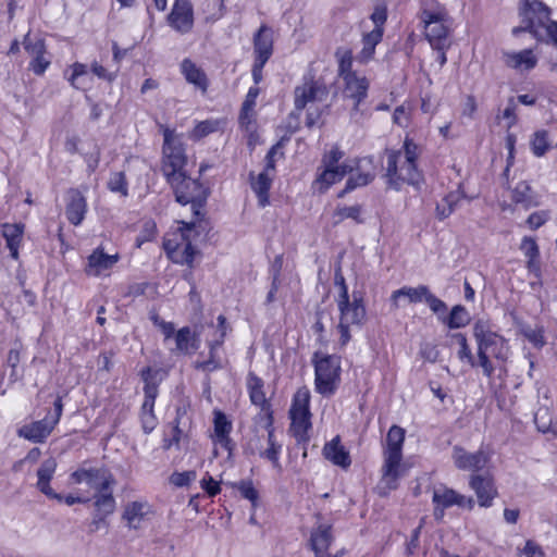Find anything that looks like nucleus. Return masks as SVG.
I'll return each mask as SVG.
<instances>
[{
  "label": "nucleus",
  "mask_w": 557,
  "mask_h": 557,
  "mask_svg": "<svg viewBox=\"0 0 557 557\" xmlns=\"http://www.w3.org/2000/svg\"><path fill=\"white\" fill-rule=\"evenodd\" d=\"M549 219V212L548 211H536L529 215L527 220V224L531 230H537L542 225L546 223V221Z\"/></svg>",
  "instance_id": "obj_61"
},
{
  "label": "nucleus",
  "mask_w": 557,
  "mask_h": 557,
  "mask_svg": "<svg viewBox=\"0 0 557 557\" xmlns=\"http://www.w3.org/2000/svg\"><path fill=\"white\" fill-rule=\"evenodd\" d=\"M168 183L173 187L177 202L183 206H191V221H195L196 225L201 227L203 231L205 226L202 225V222L205 213L202 212V209L207 202L208 190L198 180L190 178L186 176V174L175 181H168Z\"/></svg>",
  "instance_id": "obj_5"
},
{
  "label": "nucleus",
  "mask_w": 557,
  "mask_h": 557,
  "mask_svg": "<svg viewBox=\"0 0 557 557\" xmlns=\"http://www.w3.org/2000/svg\"><path fill=\"white\" fill-rule=\"evenodd\" d=\"M196 480V472L190 471H184V472H174L170 476L171 484L183 487L189 485L193 481Z\"/></svg>",
  "instance_id": "obj_57"
},
{
  "label": "nucleus",
  "mask_w": 557,
  "mask_h": 557,
  "mask_svg": "<svg viewBox=\"0 0 557 557\" xmlns=\"http://www.w3.org/2000/svg\"><path fill=\"white\" fill-rule=\"evenodd\" d=\"M544 332L542 325L532 326L530 324H523L520 327V333L537 349H541L546 344Z\"/></svg>",
  "instance_id": "obj_47"
},
{
  "label": "nucleus",
  "mask_w": 557,
  "mask_h": 557,
  "mask_svg": "<svg viewBox=\"0 0 557 557\" xmlns=\"http://www.w3.org/2000/svg\"><path fill=\"white\" fill-rule=\"evenodd\" d=\"M23 46L29 57L47 54L45 40L39 37H32L29 33L25 35Z\"/></svg>",
  "instance_id": "obj_52"
},
{
  "label": "nucleus",
  "mask_w": 557,
  "mask_h": 557,
  "mask_svg": "<svg viewBox=\"0 0 557 557\" xmlns=\"http://www.w3.org/2000/svg\"><path fill=\"white\" fill-rule=\"evenodd\" d=\"M325 458L342 468H348L351 463L348 451L341 445L339 437H334L323 448Z\"/></svg>",
  "instance_id": "obj_36"
},
{
  "label": "nucleus",
  "mask_w": 557,
  "mask_h": 557,
  "mask_svg": "<svg viewBox=\"0 0 557 557\" xmlns=\"http://www.w3.org/2000/svg\"><path fill=\"white\" fill-rule=\"evenodd\" d=\"M465 197L463 191L458 188L449 191L437 203L435 208L436 218L438 220H445L448 218L458 207L460 200Z\"/></svg>",
  "instance_id": "obj_39"
},
{
  "label": "nucleus",
  "mask_w": 557,
  "mask_h": 557,
  "mask_svg": "<svg viewBox=\"0 0 557 557\" xmlns=\"http://www.w3.org/2000/svg\"><path fill=\"white\" fill-rule=\"evenodd\" d=\"M223 125V122L220 120H205L199 122L190 133V137L193 139H200L209 134H212L219 131Z\"/></svg>",
  "instance_id": "obj_50"
},
{
  "label": "nucleus",
  "mask_w": 557,
  "mask_h": 557,
  "mask_svg": "<svg viewBox=\"0 0 557 557\" xmlns=\"http://www.w3.org/2000/svg\"><path fill=\"white\" fill-rule=\"evenodd\" d=\"M196 342L197 339L191 333L190 327L184 326L180 329L175 334V351L185 355L191 354L198 348Z\"/></svg>",
  "instance_id": "obj_43"
},
{
  "label": "nucleus",
  "mask_w": 557,
  "mask_h": 557,
  "mask_svg": "<svg viewBox=\"0 0 557 557\" xmlns=\"http://www.w3.org/2000/svg\"><path fill=\"white\" fill-rule=\"evenodd\" d=\"M224 342V333L220 335L219 338H214L208 343L209 346V357L203 361H196L195 368L206 373H211L213 371L222 369L221 358L218 355V348Z\"/></svg>",
  "instance_id": "obj_35"
},
{
  "label": "nucleus",
  "mask_w": 557,
  "mask_h": 557,
  "mask_svg": "<svg viewBox=\"0 0 557 557\" xmlns=\"http://www.w3.org/2000/svg\"><path fill=\"white\" fill-rule=\"evenodd\" d=\"M348 163L354 165V170H356L357 173L348 177L345 188L337 195L338 198H343L346 194L358 187L367 186L375 177L373 159L371 157L348 161Z\"/></svg>",
  "instance_id": "obj_16"
},
{
  "label": "nucleus",
  "mask_w": 557,
  "mask_h": 557,
  "mask_svg": "<svg viewBox=\"0 0 557 557\" xmlns=\"http://www.w3.org/2000/svg\"><path fill=\"white\" fill-rule=\"evenodd\" d=\"M162 172L166 181H175L186 174L184 168L187 162L183 143L176 138L172 131H164Z\"/></svg>",
  "instance_id": "obj_10"
},
{
  "label": "nucleus",
  "mask_w": 557,
  "mask_h": 557,
  "mask_svg": "<svg viewBox=\"0 0 557 557\" xmlns=\"http://www.w3.org/2000/svg\"><path fill=\"white\" fill-rule=\"evenodd\" d=\"M246 385L251 404L260 407L261 410L269 409L270 405L265 397L263 380L253 372H249Z\"/></svg>",
  "instance_id": "obj_32"
},
{
  "label": "nucleus",
  "mask_w": 557,
  "mask_h": 557,
  "mask_svg": "<svg viewBox=\"0 0 557 557\" xmlns=\"http://www.w3.org/2000/svg\"><path fill=\"white\" fill-rule=\"evenodd\" d=\"M157 371H153L150 367H147L140 371V376L145 383L144 386V403L141 408L150 411L154 409L156 398L158 396V384L154 382V375Z\"/></svg>",
  "instance_id": "obj_34"
},
{
  "label": "nucleus",
  "mask_w": 557,
  "mask_h": 557,
  "mask_svg": "<svg viewBox=\"0 0 557 557\" xmlns=\"http://www.w3.org/2000/svg\"><path fill=\"white\" fill-rule=\"evenodd\" d=\"M50 63L51 62L46 54H39L32 57L28 69L36 75H42L50 66Z\"/></svg>",
  "instance_id": "obj_58"
},
{
  "label": "nucleus",
  "mask_w": 557,
  "mask_h": 557,
  "mask_svg": "<svg viewBox=\"0 0 557 557\" xmlns=\"http://www.w3.org/2000/svg\"><path fill=\"white\" fill-rule=\"evenodd\" d=\"M469 485L474 491L478 504L481 507L488 508L493 505V500L497 496V490L490 475L473 474L470 478Z\"/></svg>",
  "instance_id": "obj_22"
},
{
  "label": "nucleus",
  "mask_w": 557,
  "mask_h": 557,
  "mask_svg": "<svg viewBox=\"0 0 557 557\" xmlns=\"http://www.w3.org/2000/svg\"><path fill=\"white\" fill-rule=\"evenodd\" d=\"M473 336L478 346V355L491 356L497 360H506L509 346L504 336L498 334L490 321L479 319L473 324Z\"/></svg>",
  "instance_id": "obj_8"
},
{
  "label": "nucleus",
  "mask_w": 557,
  "mask_h": 557,
  "mask_svg": "<svg viewBox=\"0 0 557 557\" xmlns=\"http://www.w3.org/2000/svg\"><path fill=\"white\" fill-rule=\"evenodd\" d=\"M119 260V253L108 255L102 247H97L88 257L86 273L91 276H100L111 270Z\"/></svg>",
  "instance_id": "obj_25"
},
{
  "label": "nucleus",
  "mask_w": 557,
  "mask_h": 557,
  "mask_svg": "<svg viewBox=\"0 0 557 557\" xmlns=\"http://www.w3.org/2000/svg\"><path fill=\"white\" fill-rule=\"evenodd\" d=\"M351 297V300L350 297L336 299L339 311V321L361 326L367 315L363 297L360 292H352Z\"/></svg>",
  "instance_id": "obj_15"
},
{
  "label": "nucleus",
  "mask_w": 557,
  "mask_h": 557,
  "mask_svg": "<svg viewBox=\"0 0 557 557\" xmlns=\"http://www.w3.org/2000/svg\"><path fill=\"white\" fill-rule=\"evenodd\" d=\"M424 301L428 304L430 309L436 314L444 313L447 310L446 304L440 298H437L430 290L428 292Z\"/></svg>",
  "instance_id": "obj_64"
},
{
  "label": "nucleus",
  "mask_w": 557,
  "mask_h": 557,
  "mask_svg": "<svg viewBox=\"0 0 557 557\" xmlns=\"http://www.w3.org/2000/svg\"><path fill=\"white\" fill-rule=\"evenodd\" d=\"M324 83L313 78H305L301 85L295 87L294 104L297 111L304 110L309 103L323 101L327 97Z\"/></svg>",
  "instance_id": "obj_14"
},
{
  "label": "nucleus",
  "mask_w": 557,
  "mask_h": 557,
  "mask_svg": "<svg viewBox=\"0 0 557 557\" xmlns=\"http://www.w3.org/2000/svg\"><path fill=\"white\" fill-rule=\"evenodd\" d=\"M108 188L113 193H119L123 197L128 195L127 182L123 172H115L110 176Z\"/></svg>",
  "instance_id": "obj_54"
},
{
  "label": "nucleus",
  "mask_w": 557,
  "mask_h": 557,
  "mask_svg": "<svg viewBox=\"0 0 557 557\" xmlns=\"http://www.w3.org/2000/svg\"><path fill=\"white\" fill-rule=\"evenodd\" d=\"M178 223L181 225L178 231L164 239V250L172 262L193 267L197 250L193 246L190 234L200 227L196 225L195 221H180Z\"/></svg>",
  "instance_id": "obj_6"
},
{
  "label": "nucleus",
  "mask_w": 557,
  "mask_h": 557,
  "mask_svg": "<svg viewBox=\"0 0 557 557\" xmlns=\"http://www.w3.org/2000/svg\"><path fill=\"white\" fill-rule=\"evenodd\" d=\"M520 250L525 258L540 257V249L533 237L524 236L520 244Z\"/></svg>",
  "instance_id": "obj_59"
},
{
  "label": "nucleus",
  "mask_w": 557,
  "mask_h": 557,
  "mask_svg": "<svg viewBox=\"0 0 557 557\" xmlns=\"http://www.w3.org/2000/svg\"><path fill=\"white\" fill-rule=\"evenodd\" d=\"M182 73L185 76V79L199 88L202 92H206L208 89V78L206 73L198 67L194 62L188 59H185L181 64Z\"/></svg>",
  "instance_id": "obj_38"
},
{
  "label": "nucleus",
  "mask_w": 557,
  "mask_h": 557,
  "mask_svg": "<svg viewBox=\"0 0 557 557\" xmlns=\"http://www.w3.org/2000/svg\"><path fill=\"white\" fill-rule=\"evenodd\" d=\"M169 24L175 30L185 34L193 27V9L189 0H175L168 17Z\"/></svg>",
  "instance_id": "obj_21"
},
{
  "label": "nucleus",
  "mask_w": 557,
  "mask_h": 557,
  "mask_svg": "<svg viewBox=\"0 0 557 557\" xmlns=\"http://www.w3.org/2000/svg\"><path fill=\"white\" fill-rule=\"evenodd\" d=\"M141 424L145 433H150L154 430L157 426V417L154 414V409H151L150 411L144 410L141 408Z\"/></svg>",
  "instance_id": "obj_63"
},
{
  "label": "nucleus",
  "mask_w": 557,
  "mask_h": 557,
  "mask_svg": "<svg viewBox=\"0 0 557 557\" xmlns=\"http://www.w3.org/2000/svg\"><path fill=\"white\" fill-rule=\"evenodd\" d=\"M253 53L260 62H268L273 53L272 29L267 25H261L253 36Z\"/></svg>",
  "instance_id": "obj_28"
},
{
  "label": "nucleus",
  "mask_w": 557,
  "mask_h": 557,
  "mask_svg": "<svg viewBox=\"0 0 557 557\" xmlns=\"http://www.w3.org/2000/svg\"><path fill=\"white\" fill-rule=\"evenodd\" d=\"M24 233V224L22 223H5L2 225V235L5 239L7 247L10 250V256L18 259V248L21 246Z\"/></svg>",
  "instance_id": "obj_33"
},
{
  "label": "nucleus",
  "mask_w": 557,
  "mask_h": 557,
  "mask_svg": "<svg viewBox=\"0 0 557 557\" xmlns=\"http://www.w3.org/2000/svg\"><path fill=\"white\" fill-rule=\"evenodd\" d=\"M88 75V67L86 64L76 62L72 65V75L70 77V83L74 88H83L84 86V77Z\"/></svg>",
  "instance_id": "obj_55"
},
{
  "label": "nucleus",
  "mask_w": 557,
  "mask_h": 557,
  "mask_svg": "<svg viewBox=\"0 0 557 557\" xmlns=\"http://www.w3.org/2000/svg\"><path fill=\"white\" fill-rule=\"evenodd\" d=\"M371 21L374 24V28L383 29L384 24L387 20V9L384 5H376L370 16Z\"/></svg>",
  "instance_id": "obj_62"
},
{
  "label": "nucleus",
  "mask_w": 557,
  "mask_h": 557,
  "mask_svg": "<svg viewBox=\"0 0 557 557\" xmlns=\"http://www.w3.org/2000/svg\"><path fill=\"white\" fill-rule=\"evenodd\" d=\"M342 95L344 99L352 101L350 116L355 119L360 113V104L368 97L370 82L366 76L355 75L344 77Z\"/></svg>",
  "instance_id": "obj_13"
},
{
  "label": "nucleus",
  "mask_w": 557,
  "mask_h": 557,
  "mask_svg": "<svg viewBox=\"0 0 557 557\" xmlns=\"http://www.w3.org/2000/svg\"><path fill=\"white\" fill-rule=\"evenodd\" d=\"M87 212L86 198L78 189H70L66 194L65 215L73 225H79Z\"/></svg>",
  "instance_id": "obj_27"
},
{
  "label": "nucleus",
  "mask_w": 557,
  "mask_h": 557,
  "mask_svg": "<svg viewBox=\"0 0 557 557\" xmlns=\"http://www.w3.org/2000/svg\"><path fill=\"white\" fill-rule=\"evenodd\" d=\"M511 200L524 209L539 206V196L533 191L530 184L525 181L519 182L511 190Z\"/></svg>",
  "instance_id": "obj_37"
},
{
  "label": "nucleus",
  "mask_w": 557,
  "mask_h": 557,
  "mask_svg": "<svg viewBox=\"0 0 557 557\" xmlns=\"http://www.w3.org/2000/svg\"><path fill=\"white\" fill-rule=\"evenodd\" d=\"M335 57L338 62V76L339 78L350 77L358 75L356 71L352 70V52L349 49L338 48L335 52Z\"/></svg>",
  "instance_id": "obj_46"
},
{
  "label": "nucleus",
  "mask_w": 557,
  "mask_h": 557,
  "mask_svg": "<svg viewBox=\"0 0 557 557\" xmlns=\"http://www.w3.org/2000/svg\"><path fill=\"white\" fill-rule=\"evenodd\" d=\"M186 416V410L183 408L176 409V417L173 421L171 435L164 436L162 441V448L170 450L172 447L180 449L181 442L187 438V433L182 426L184 424L183 419Z\"/></svg>",
  "instance_id": "obj_30"
},
{
  "label": "nucleus",
  "mask_w": 557,
  "mask_h": 557,
  "mask_svg": "<svg viewBox=\"0 0 557 557\" xmlns=\"http://www.w3.org/2000/svg\"><path fill=\"white\" fill-rule=\"evenodd\" d=\"M453 459L459 470L472 472L484 469L488 462V456L483 450L469 453L459 446L454 447Z\"/></svg>",
  "instance_id": "obj_20"
},
{
  "label": "nucleus",
  "mask_w": 557,
  "mask_h": 557,
  "mask_svg": "<svg viewBox=\"0 0 557 557\" xmlns=\"http://www.w3.org/2000/svg\"><path fill=\"white\" fill-rule=\"evenodd\" d=\"M317 178L313 182V187L319 193H325L332 185L342 181L347 174L354 171V165L349 164L348 161H345L341 164L339 169L320 166Z\"/></svg>",
  "instance_id": "obj_23"
},
{
  "label": "nucleus",
  "mask_w": 557,
  "mask_h": 557,
  "mask_svg": "<svg viewBox=\"0 0 557 557\" xmlns=\"http://www.w3.org/2000/svg\"><path fill=\"white\" fill-rule=\"evenodd\" d=\"M152 513V507L147 500H133L124 506L122 520L129 530H139Z\"/></svg>",
  "instance_id": "obj_19"
},
{
  "label": "nucleus",
  "mask_w": 557,
  "mask_h": 557,
  "mask_svg": "<svg viewBox=\"0 0 557 557\" xmlns=\"http://www.w3.org/2000/svg\"><path fill=\"white\" fill-rule=\"evenodd\" d=\"M519 16L521 25L512 28L515 36L529 32L537 40L557 46V22L550 20V9L545 3L540 0H522Z\"/></svg>",
  "instance_id": "obj_2"
},
{
  "label": "nucleus",
  "mask_w": 557,
  "mask_h": 557,
  "mask_svg": "<svg viewBox=\"0 0 557 557\" xmlns=\"http://www.w3.org/2000/svg\"><path fill=\"white\" fill-rule=\"evenodd\" d=\"M405 430L393 425L386 435V444L383 450V466L381 484L384 490L393 491L398 486V480L403 475V445Z\"/></svg>",
  "instance_id": "obj_3"
},
{
  "label": "nucleus",
  "mask_w": 557,
  "mask_h": 557,
  "mask_svg": "<svg viewBox=\"0 0 557 557\" xmlns=\"http://www.w3.org/2000/svg\"><path fill=\"white\" fill-rule=\"evenodd\" d=\"M273 175L261 172L252 182L251 188L258 197L259 206L264 208L269 205V190L272 185Z\"/></svg>",
  "instance_id": "obj_41"
},
{
  "label": "nucleus",
  "mask_w": 557,
  "mask_h": 557,
  "mask_svg": "<svg viewBox=\"0 0 557 557\" xmlns=\"http://www.w3.org/2000/svg\"><path fill=\"white\" fill-rule=\"evenodd\" d=\"M504 60L507 66L521 72L532 70L537 63L536 57L530 49L519 52H506Z\"/></svg>",
  "instance_id": "obj_31"
},
{
  "label": "nucleus",
  "mask_w": 557,
  "mask_h": 557,
  "mask_svg": "<svg viewBox=\"0 0 557 557\" xmlns=\"http://www.w3.org/2000/svg\"><path fill=\"white\" fill-rule=\"evenodd\" d=\"M213 435L212 442L215 446L227 451V458H232L235 449V442L231 438L233 423L221 410L213 411Z\"/></svg>",
  "instance_id": "obj_17"
},
{
  "label": "nucleus",
  "mask_w": 557,
  "mask_h": 557,
  "mask_svg": "<svg viewBox=\"0 0 557 557\" xmlns=\"http://www.w3.org/2000/svg\"><path fill=\"white\" fill-rule=\"evenodd\" d=\"M335 536L333 525L327 522H319L312 528L309 544L314 553V557H339V555H331L327 550Z\"/></svg>",
  "instance_id": "obj_18"
},
{
  "label": "nucleus",
  "mask_w": 557,
  "mask_h": 557,
  "mask_svg": "<svg viewBox=\"0 0 557 557\" xmlns=\"http://www.w3.org/2000/svg\"><path fill=\"white\" fill-rule=\"evenodd\" d=\"M54 424L50 421V417L25 424L18 429L17 434L33 443H44L54 429Z\"/></svg>",
  "instance_id": "obj_26"
},
{
  "label": "nucleus",
  "mask_w": 557,
  "mask_h": 557,
  "mask_svg": "<svg viewBox=\"0 0 557 557\" xmlns=\"http://www.w3.org/2000/svg\"><path fill=\"white\" fill-rule=\"evenodd\" d=\"M312 364L315 392L323 397L333 396L341 384V357L315 351L312 356Z\"/></svg>",
  "instance_id": "obj_4"
},
{
  "label": "nucleus",
  "mask_w": 557,
  "mask_h": 557,
  "mask_svg": "<svg viewBox=\"0 0 557 557\" xmlns=\"http://www.w3.org/2000/svg\"><path fill=\"white\" fill-rule=\"evenodd\" d=\"M231 485L233 488L237 490L245 499L249 500L252 506L257 505L259 493L255 488L251 480H240L238 482L231 483Z\"/></svg>",
  "instance_id": "obj_51"
},
{
  "label": "nucleus",
  "mask_w": 557,
  "mask_h": 557,
  "mask_svg": "<svg viewBox=\"0 0 557 557\" xmlns=\"http://www.w3.org/2000/svg\"><path fill=\"white\" fill-rule=\"evenodd\" d=\"M310 392L308 388H300L294 395L289 409L290 432L298 444L307 443L308 431L311 428Z\"/></svg>",
  "instance_id": "obj_9"
},
{
  "label": "nucleus",
  "mask_w": 557,
  "mask_h": 557,
  "mask_svg": "<svg viewBox=\"0 0 557 557\" xmlns=\"http://www.w3.org/2000/svg\"><path fill=\"white\" fill-rule=\"evenodd\" d=\"M344 158V151H342L338 147H333L329 152L324 153L321 160L322 166L327 168H341V160Z\"/></svg>",
  "instance_id": "obj_56"
},
{
  "label": "nucleus",
  "mask_w": 557,
  "mask_h": 557,
  "mask_svg": "<svg viewBox=\"0 0 557 557\" xmlns=\"http://www.w3.org/2000/svg\"><path fill=\"white\" fill-rule=\"evenodd\" d=\"M70 479L74 484L88 485L95 493L111 490L116 483L114 475L106 467H82L72 472Z\"/></svg>",
  "instance_id": "obj_11"
},
{
  "label": "nucleus",
  "mask_w": 557,
  "mask_h": 557,
  "mask_svg": "<svg viewBox=\"0 0 557 557\" xmlns=\"http://www.w3.org/2000/svg\"><path fill=\"white\" fill-rule=\"evenodd\" d=\"M428 292L429 287L425 285H419L417 287L404 286L392 293L391 302L396 309L403 306V299H407L409 304L422 302L424 301Z\"/></svg>",
  "instance_id": "obj_29"
},
{
  "label": "nucleus",
  "mask_w": 557,
  "mask_h": 557,
  "mask_svg": "<svg viewBox=\"0 0 557 557\" xmlns=\"http://www.w3.org/2000/svg\"><path fill=\"white\" fill-rule=\"evenodd\" d=\"M96 512L112 515L116 508V500L113 496V488L95 493L92 497Z\"/></svg>",
  "instance_id": "obj_42"
},
{
  "label": "nucleus",
  "mask_w": 557,
  "mask_h": 557,
  "mask_svg": "<svg viewBox=\"0 0 557 557\" xmlns=\"http://www.w3.org/2000/svg\"><path fill=\"white\" fill-rule=\"evenodd\" d=\"M200 487L210 496L214 497L221 492L220 483L215 481L209 473L200 480Z\"/></svg>",
  "instance_id": "obj_60"
},
{
  "label": "nucleus",
  "mask_w": 557,
  "mask_h": 557,
  "mask_svg": "<svg viewBox=\"0 0 557 557\" xmlns=\"http://www.w3.org/2000/svg\"><path fill=\"white\" fill-rule=\"evenodd\" d=\"M449 329L465 327L470 322V315L461 305L454 306L449 315L444 320Z\"/></svg>",
  "instance_id": "obj_48"
},
{
  "label": "nucleus",
  "mask_w": 557,
  "mask_h": 557,
  "mask_svg": "<svg viewBox=\"0 0 557 557\" xmlns=\"http://www.w3.org/2000/svg\"><path fill=\"white\" fill-rule=\"evenodd\" d=\"M530 147L532 153L537 157H544L552 148V140L549 132L546 129H539L534 132L530 139Z\"/></svg>",
  "instance_id": "obj_45"
},
{
  "label": "nucleus",
  "mask_w": 557,
  "mask_h": 557,
  "mask_svg": "<svg viewBox=\"0 0 557 557\" xmlns=\"http://www.w3.org/2000/svg\"><path fill=\"white\" fill-rule=\"evenodd\" d=\"M386 153V177L389 187L399 190L404 184H408L420 189L424 178L417 166L418 145L407 137L401 149L388 150Z\"/></svg>",
  "instance_id": "obj_1"
},
{
  "label": "nucleus",
  "mask_w": 557,
  "mask_h": 557,
  "mask_svg": "<svg viewBox=\"0 0 557 557\" xmlns=\"http://www.w3.org/2000/svg\"><path fill=\"white\" fill-rule=\"evenodd\" d=\"M57 467L58 462L53 457L44 460L37 470L36 487L48 498L55 499L61 503L63 496L55 493L50 486V482L53 479Z\"/></svg>",
  "instance_id": "obj_24"
},
{
  "label": "nucleus",
  "mask_w": 557,
  "mask_h": 557,
  "mask_svg": "<svg viewBox=\"0 0 557 557\" xmlns=\"http://www.w3.org/2000/svg\"><path fill=\"white\" fill-rule=\"evenodd\" d=\"M453 337L459 344V350L457 351V357L460 361H467L471 367H475L476 362L469 347L467 337L462 333H456Z\"/></svg>",
  "instance_id": "obj_53"
},
{
  "label": "nucleus",
  "mask_w": 557,
  "mask_h": 557,
  "mask_svg": "<svg viewBox=\"0 0 557 557\" xmlns=\"http://www.w3.org/2000/svg\"><path fill=\"white\" fill-rule=\"evenodd\" d=\"M282 454V444H280L274 435L273 428H269L268 430V447L265 449L259 450V456L263 459H267L272 463V467L278 472L282 471V465L280 461V456Z\"/></svg>",
  "instance_id": "obj_40"
},
{
  "label": "nucleus",
  "mask_w": 557,
  "mask_h": 557,
  "mask_svg": "<svg viewBox=\"0 0 557 557\" xmlns=\"http://www.w3.org/2000/svg\"><path fill=\"white\" fill-rule=\"evenodd\" d=\"M361 211H362V207L360 205H354L350 207L338 206L333 213L334 223H336V224L341 223L346 219H351V220L356 221L357 223H361L362 222V220L360 219Z\"/></svg>",
  "instance_id": "obj_49"
},
{
  "label": "nucleus",
  "mask_w": 557,
  "mask_h": 557,
  "mask_svg": "<svg viewBox=\"0 0 557 557\" xmlns=\"http://www.w3.org/2000/svg\"><path fill=\"white\" fill-rule=\"evenodd\" d=\"M383 38V29L373 28L370 33L366 34L362 38V50L360 51L359 59L366 63L372 59L376 45Z\"/></svg>",
  "instance_id": "obj_44"
},
{
  "label": "nucleus",
  "mask_w": 557,
  "mask_h": 557,
  "mask_svg": "<svg viewBox=\"0 0 557 557\" xmlns=\"http://www.w3.org/2000/svg\"><path fill=\"white\" fill-rule=\"evenodd\" d=\"M421 21L424 25V35L433 49L449 47L448 35L451 20L443 7L423 9Z\"/></svg>",
  "instance_id": "obj_7"
},
{
  "label": "nucleus",
  "mask_w": 557,
  "mask_h": 557,
  "mask_svg": "<svg viewBox=\"0 0 557 557\" xmlns=\"http://www.w3.org/2000/svg\"><path fill=\"white\" fill-rule=\"evenodd\" d=\"M432 502L434 504L433 516L437 521L443 520L445 510L455 505L459 507H467L468 509H472L474 506V500L471 497L467 498L445 485L434 487Z\"/></svg>",
  "instance_id": "obj_12"
}]
</instances>
